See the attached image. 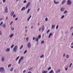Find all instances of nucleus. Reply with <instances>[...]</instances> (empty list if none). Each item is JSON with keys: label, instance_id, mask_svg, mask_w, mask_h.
Masks as SVG:
<instances>
[{"label": "nucleus", "instance_id": "1", "mask_svg": "<svg viewBox=\"0 0 73 73\" xmlns=\"http://www.w3.org/2000/svg\"><path fill=\"white\" fill-rule=\"evenodd\" d=\"M67 4L68 5H70L72 4V1L70 0H68L67 1Z\"/></svg>", "mask_w": 73, "mask_h": 73}, {"label": "nucleus", "instance_id": "2", "mask_svg": "<svg viewBox=\"0 0 73 73\" xmlns=\"http://www.w3.org/2000/svg\"><path fill=\"white\" fill-rule=\"evenodd\" d=\"M17 50V46H15L13 49V51L14 52H16Z\"/></svg>", "mask_w": 73, "mask_h": 73}, {"label": "nucleus", "instance_id": "3", "mask_svg": "<svg viewBox=\"0 0 73 73\" xmlns=\"http://www.w3.org/2000/svg\"><path fill=\"white\" fill-rule=\"evenodd\" d=\"M4 71V68L3 67L0 68V72H2Z\"/></svg>", "mask_w": 73, "mask_h": 73}, {"label": "nucleus", "instance_id": "4", "mask_svg": "<svg viewBox=\"0 0 73 73\" xmlns=\"http://www.w3.org/2000/svg\"><path fill=\"white\" fill-rule=\"evenodd\" d=\"M27 46L29 48L31 47V44L30 42H28L27 44Z\"/></svg>", "mask_w": 73, "mask_h": 73}, {"label": "nucleus", "instance_id": "5", "mask_svg": "<svg viewBox=\"0 0 73 73\" xmlns=\"http://www.w3.org/2000/svg\"><path fill=\"white\" fill-rule=\"evenodd\" d=\"M5 12H6V13H8V7H6L5 8Z\"/></svg>", "mask_w": 73, "mask_h": 73}, {"label": "nucleus", "instance_id": "6", "mask_svg": "<svg viewBox=\"0 0 73 73\" xmlns=\"http://www.w3.org/2000/svg\"><path fill=\"white\" fill-rule=\"evenodd\" d=\"M44 27H45V26L44 25H42V31L43 32L44 31V29H45V28H44Z\"/></svg>", "mask_w": 73, "mask_h": 73}, {"label": "nucleus", "instance_id": "7", "mask_svg": "<svg viewBox=\"0 0 73 73\" xmlns=\"http://www.w3.org/2000/svg\"><path fill=\"white\" fill-rule=\"evenodd\" d=\"M5 58H4V56H2V59L1 60L2 62H3V61H4V60H5Z\"/></svg>", "mask_w": 73, "mask_h": 73}, {"label": "nucleus", "instance_id": "8", "mask_svg": "<svg viewBox=\"0 0 73 73\" xmlns=\"http://www.w3.org/2000/svg\"><path fill=\"white\" fill-rule=\"evenodd\" d=\"M64 10H65V8L62 7L61 9V11H62V12H63Z\"/></svg>", "mask_w": 73, "mask_h": 73}, {"label": "nucleus", "instance_id": "9", "mask_svg": "<svg viewBox=\"0 0 73 73\" xmlns=\"http://www.w3.org/2000/svg\"><path fill=\"white\" fill-rule=\"evenodd\" d=\"M9 50H10V48H7V49L6 50V52H9Z\"/></svg>", "mask_w": 73, "mask_h": 73}, {"label": "nucleus", "instance_id": "10", "mask_svg": "<svg viewBox=\"0 0 73 73\" xmlns=\"http://www.w3.org/2000/svg\"><path fill=\"white\" fill-rule=\"evenodd\" d=\"M2 27H3V28H5L6 27V25L5 24H4L2 25Z\"/></svg>", "mask_w": 73, "mask_h": 73}, {"label": "nucleus", "instance_id": "11", "mask_svg": "<svg viewBox=\"0 0 73 73\" xmlns=\"http://www.w3.org/2000/svg\"><path fill=\"white\" fill-rule=\"evenodd\" d=\"M52 35H53V34L52 33H50L48 36V38H50V37L52 36Z\"/></svg>", "mask_w": 73, "mask_h": 73}, {"label": "nucleus", "instance_id": "12", "mask_svg": "<svg viewBox=\"0 0 73 73\" xmlns=\"http://www.w3.org/2000/svg\"><path fill=\"white\" fill-rule=\"evenodd\" d=\"M25 9V7H23L22 9H21V11H24Z\"/></svg>", "mask_w": 73, "mask_h": 73}, {"label": "nucleus", "instance_id": "13", "mask_svg": "<svg viewBox=\"0 0 73 73\" xmlns=\"http://www.w3.org/2000/svg\"><path fill=\"white\" fill-rule=\"evenodd\" d=\"M14 35V34L13 33L11 34L10 35L9 37H10V38H12V37H13V36Z\"/></svg>", "mask_w": 73, "mask_h": 73}, {"label": "nucleus", "instance_id": "14", "mask_svg": "<svg viewBox=\"0 0 73 73\" xmlns=\"http://www.w3.org/2000/svg\"><path fill=\"white\" fill-rule=\"evenodd\" d=\"M54 4H58L59 3V2H56V1L55 0H54Z\"/></svg>", "mask_w": 73, "mask_h": 73}, {"label": "nucleus", "instance_id": "15", "mask_svg": "<svg viewBox=\"0 0 73 73\" xmlns=\"http://www.w3.org/2000/svg\"><path fill=\"white\" fill-rule=\"evenodd\" d=\"M14 14V11H12V12H11V16H12Z\"/></svg>", "mask_w": 73, "mask_h": 73}, {"label": "nucleus", "instance_id": "16", "mask_svg": "<svg viewBox=\"0 0 73 73\" xmlns=\"http://www.w3.org/2000/svg\"><path fill=\"white\" fill-rule=\"evenodd\" d=\"M47 72H48V71H45L44 70H43L42 72V73H46Z\"/></svg>", "mask_w": 73, "mask_h": 73}, {"label": "nucleus", "instance_id": "17", "mask_svg": "<svg viewBox=\"0 0 73 73\" xmlns=\"http://www.w3.org/2000/svg\"><path fill=\"white\" fill-rule=\"evenodd\" d=\"M35 41L38 42V38H35Z\"/></svg>", "mask_w": 73, "mask_h": 73}, {"label": "nucleus", "instance_id": "18", "mask_svg": "<svg viewBox=\"0 0 73 73\" xmlns=\"http://www.w3.org/2000/svg\"><path fill=\"white\" fill-rule=\"evenodd\" d=\"M19 58H20V56H19L16 59V61H17V60H19Z\"/></svg>", "mask_w": 73, "mask_h": 73}, {"label": "nucleus", "instance_id": "19", "mask_svg": "<svg viewBox=\"0 0 73 73\" xmlns=\"http://www.w3.org/2000/svg\"><path fill=\"white\" fill-rule=\"evenodd\" d=\"M55 26H55V25H52V29H54V28L55 27Z\"/></svg>", "mask_w": 73, "mask_h": 73}, {"label": "nucleus", "instance_id": "20", "mask_svg": "<svg viewBox=\"0 0 73 73\" xmlns=\"http://www.w3.org/2000/svg\"><path fill=\"white\" fill-rule=\"evenodd\" d=\"M65 2H66V1L65 0H63L62 3V4L63 5L64 4V3H65Z\"/></svg>", "mask_w": 73, "mask_h": 73}, {"label": "nucleus", "instance_id": "21", "mask_svg": "<svg viewBox=\"0 0 73 73\" xmlns=\"http://www.w3.org/2000/svg\"><path fill=\"white\" fill-rule=\"evenodd\" d=\"M67 12H68V11H67V10H65L64 11V14H65V13H66Z\"/></svg>", "mask_w": 73, "mask_h": 73}, {"label": "nucleus", "instance_id": "22", "mask_svg": "<svg viewBox=\"0 0 73 73\" xmlns=\"http://www.w3.org/2000/svg\"><path fill=\"white\" fill-rule=\"evenodd\" d=\"M31 10V9H29L28 10H27V13H29V11H30V10Z\"/></svg>", "mask_w": 73, "mask_h": 73}, {"label": "nucleus", "instance_id": "23", "mask_svg": "<svg viewBox=\"0 0 73 73\" xmlns=\"http://www.w3.org/2000/svg\"><path fill=\"white\" fill-rule=\"evenodd\" d=\"M30 4H31V2H29V3H28L27 5H28V6H29V5H30Z\"/></svg>", "mask_w": 73, "mask_h": 73}, {"label": "nucleus", "instance_id": "24", "mask_svg": "<svg viewBox=\"0 0 73 73\" xmlns=\"http://www.w3.org/2000/svg\"><path fill=\"white\" fill-rule=\"evenodd\" d=\"M53 73V70H51L49 72V73Z\"/></svg>", "mask_w": 73, "mask_h": 73}, {"label": "nucleus", "instance_id": "25", "mask_svg": "<svg viewBox=\"0 0 73 73\" xmlns=\"http://www.w3.org/2000/svg\"><path fill=\"white\" fill-rule=\"evenodd\" d=\"M41 35H39L38 36V37L37 38H41Z\"/></svg>", "mask_w": 73, "mask_h": 73}, {"label": "nucleus", "instance_id": "26", "mask_svg": "<svg viewBox=\"0 0 73 73\" xmlns=\"http://www.w3.org/2000/svg\"><path fill=\"white\" fill-rule=\"evenodd\" d=\"M23 45H22L21 46V47L20 48V49L21 50L23 48Z\"/></svg>", "mask_w": 73, "mask_h": 73}, {"label": "nucleus", "instance_id": "27", "mask_svg": "<svg viewBox=\"0 0 73 73\" xmlns=\"http://www.w3.org/2000/svg\"><path fill=\"white\" fill-rule=\"evenodd\" d=\"M64 17H65V15H62L61 17V19H63V18H64Z\"/></svg>", "mask_w": 73, "mask_h": 73}, {"label": "nucleus", "instance_id": "28", "mask_svg": "<svg viewBox=\"0 0 73 73\" xmlns=\"http://www.w3.org/2000/svg\"><path fill=\"white\" fill-rule=\"evenodd\" d=\"M48 20V18L46 17L45 19V21H47Z\"/></svg>", "mask_w": 73, "mask_h": 73}, {"label": "nucleus", "instance_id": "29", "mask_svg": "<svg viewBox=\"0 0 73 73\" xmlns=\"http://www.w3.org/2000/svg\"><path fill=\"white\" fill-rule=\"evenodd\" d=\"M3 22L2 21L1 23V24H0V26H1V25H3Z\"/></svg>", "mask_w": 73, "mask_h": 73}, {"label": "nucleus", "instance_id": "30", "mask_svg": "<svg viewBox=\"0 0 73 73\" xmlns=\"http://www.w3.org/2000/svg\"><path fill=\"white\" fill-rule=\"evenodd\" d=\"M69 55H67L66 56V58H69Z\"/></svg>", "mask_w": 73, "mask_h": 73}, {"label": "nucleus", "instance_id": "31", "mask_svg": "<svg viewBox=\"0 0 73 73\" xmlns=\"http://www.w3.org/2000/svg\"><path fill=\"white\" fill-rule=\"evenodd\" d=\"M50 32V30L49 29L47 31V34H48V32Z\"/></svg>", "mask_w": 73, "mask_h": 73}, {"label": "nucleus", "instance_id": "32", "mask_svg": "<svg viewBox=\"0 0 73 73\" xmlns=\"http://www.w3.org/2000/svg\"><path fill=\"white\" fill-rule=\"evenodd\" d=\"M20 60H23V57L22 56L21 57Z\"/></svg>", "mask_w": 73, "mask_h": 73}, {"label": "nucleus", "instance_id": "33", "mask_svg": "<svg viewBox=\"0 0 73 73\" xmlns=\"http://www.w3.org/2000/svg\"><path fill=\"white\" fill-rule=\"evenodd\" d=\"M13 69H14V68H11V69L10 70L11 71V72H12V71H13Z\"/></svg>", "mask_w": 73, "mask_h": 73}, {"label": "nucleus", "instance_id": "34", "mask_svg": "<svg viewBox=\"0 0 73 73\" xmlns=\"http://www.w3.org/2000/svg\"><path fill=\"white\" fill-rule=\"evenodd\" d=\"M44 40H42L41 41V44H44Z\"/></svg>", "mask_w": 73, "mask_h": 73}, {"label": "nucleus", "instance_id": "35", "mask_svg": "<svg viewBox=\"0 0 73 73\" xmlns=\"http://www.w3.org/2000/svg\"><path fill=\"white\" fill-rule=\"evenodd\" d=\"M50 69H51V67H50L48 68V70H49Z\"/></svg>", "mask_w": 73, "mask_h": 73}, {"label": "nucleus", "instance_id": "36", "mask_svg": "<svg viewBox=\"0 0 73 73\" xmlns=\"http://www.w3.org/2000/svg\"><path fill=\"white\" fill-rule=\"evenodd\" d=\"M40 57L41 58L44 57V54L42 55V56H41Z\"/></svg>", "mask_w": 73, "mask_h": 73}, {"label": "nucleus", "instance_id": "37", "mask_svg": "<svg viewBox=\"0 0 73 73\" xmlns=\"http://www.w3.org/2000/svg\"><path fill=\"white\" fill-rule=\"evenodd\" d=\"M27 52V50H26L24 52V54H25V53H26Z\"/></svg>", "mask_w": 73, "mask_h": 73}, {"label": "nucleus", "instance_id": "38", "mask_svg": "<svg viewBox=\"0 0 73 73\" xmlns=\"http://www.w3.org/2000/svg\"><path fill=\"white\" fill-rule=\"evenodd\" d=\"M11 64H9L8 65V68H9V67H11Z\"/></svg>", "mask_w": 73, "mask_h": 73}, {"label": "nucleus", "instance_id": "39", "mask_svg": "<svg viewBox=\"0 0 73 73\" xmlns=\"http://www.w3.org/2000/svg\"><path fill=\"white\" fill-rule=\"evenodd\" d=\"M26 40H27V42L28 41V40H29V38H28V37H27Z\"/></svg>", "mask_w": 73, "mask_h": 73}, {"label": "nucleus", "instance_id": "40", "mask_svg": "<svg viewBox=\"0 0 73 73\" xmlns=\"http://www.w3.org/2000/svg\"><path fill=\"white\" fill-rule=\"evenodd\" d=\"M58 28V25H57L56 27V29H57Z\"/></svg>", "mask_w": 73, "mask_h": 73}, {"label": "nucleus", "instance_id": "41", "mask_svg": "<svg viewBox=\"0 0 73 73\" xmlns=\"http://www.w3.org/2000/svg\"><path fill=\"white\" fill-rule=\"evenodd\" d=\"M13 46H14V44H13L11 46V48H13Z\"/></svg>", "mask_w": 73, "mask_h": 73}, {"label": "nucleus", "instance_id": "42", "mask_svg": "<svg viewBox=\"0 0 73 73\" xmlns=\"http://www.w3.org/2000/svg\"><path fill=\"white\" fill-rule=\"evenodd\" d=\"M21 60L20 59H19V64H20V62H21Z\"/></svg>", "mask_w": 73, "mask_h": 73}, {"label": "nucleus", "instance_id": "43", "mask_svg": "<svg viewBox=\"0 0 73 73\" xmlns=\"http://www.w3.org/2000/svg\"><path fill=\"white\" fill-rule=\"evenodd\" d=\"M65 56H66V54H65V53H64V54H63V57H65Z\"/></svg>", "mask_w": 73, "mask_h": 73}, {"label": "nucleus", "instance_id": "44", "mask_svg": "<svg viewBox=\"0 0 73 73\" xmlns=\"http://www.w3.org/2000/svg\"><path fill=\"white\" fill-rule=\"evenodd\" d=\"M17 20H18V17H17L16 18H15V21H17Z\"/></svg>", "mask_w": 73, "mask_h": 73}, {"label": "nucleus", "instance_id": "45", "mask_svg": "<svg viewBox=\"0 0 73 73\" xmlns=\"http://www.w3.org/2000/svg\"><path fill=\"white\" fill-rule=\"evenodd\" d=\"M72 63H71V64H70V66H69V67L70 68V67H71V66H72Z\"/></svg>", "mask_w": 73, "mask_h": 73}, {"label": "nucleus", "instance_id": "46", "mask_svg": "<svg viewBox=\"0 0 73 73\" xmlns=\"http://www.w3.org/2000/svg\"><path fill=\"white\" fill-rule=\"evenodd\" d=\"M33 69V68H31L30 69L29 68V70H31V69Z\"/></svg>", "mask_w": 73, "mask_h": 73}, {"label": "nucleus", "instance_id": "47", "mask_svg": "<svg viewBox=\"0 0 73 73\" xmlns=\"http://www.w3.org/2000/svg\"><path fill=\"white\" fill-rule=\"evenodd\" d=\"M68 67L66 68H65V70H66V71L67 70H68Z\"/></svg>", "mask_w": 73, "mask_h": 73}, {"label": "nucleus", "instance_id": "48", "mask_svg": "<svg viewBox=\"0 0 73 73\" xmlns=\"http://www.w3.org/2000/svg\"><path fill=\"white\" fill-rule=\"evenodd\" d=\"M28 7H29V6H28V5H27L26 6V9H27V8H28Z\"/></svg>", "mask_w": 73, "mask_h": 73}, {"label": "nucleus", "instance_id": "49", "mask_svg": "<svg viewBox=\"0 0 73 73\" xmlns=\"http://www.w3.org/2000/svg\"><path fill=\"white\" fill-rule=\"evenodd\" d=\"M16 16V15H15V14H14L13 16V17H15Z\"/></svg>", "mask_w": 73, "mask_h": 73}, {"label": "nucleus", "instance_id": "50", "mask_svg": "<svg viewBox=\"0 0 73 73\" xmlns=\"http://www.w3.org/2000/svg\"><path fill=\"white\" fill-rule=\"evenodd\" d=\"M11 30L12 31H14V28H11Z\"/></svg>", "mask_w": 73, "mask_h": 73}, {"label": "nucleus", "instance_id": "51", "mask_svg": "<svg viewBox=\"0 0 73 73\" xmlns=\"http://www.w3.org/2000/svg\"><path fill=\"white\" fill-rule=\"evenodd\" d=\"M41 30V28H40L39 29V31H40V32Z\"/></svg>", "mask_w": 73, "mask_h": 73}, {"label": "nucleus", "instance_id": "52", "mask_svg": "<svg viewBox=\"0 0 73 73\" xmlns=\"http://www.w3.org/2000/svg\"><path fill=\"white\" fill-rule=\"evenodd\" d=\"M57 71L58 72H60V70H58Z\"/></svg>", "mask_w": 73, "mask_h": 73}, {"label": "nucleus", "instance_id": "53", "mask_svg": "<svg viewBox=\"0 0 73 73\" xmlns=\"http://www.w3.org/2000/svg\"><path fill=\"white\" fill-rule=\"evenodd\" d=\"M27 3V1L25 0V1H24V3Z\"/></svg>", "mask_w": 73, "mask_h": 73}, {"label": "nucleus", "instance_id": "54", "mask_svg": "<svg viewBox=\"0 0 73 73\" xmlns=\"http://www.w3.org/2000/svg\"><path fill=\"white\" fill-rule=\"evenodd\" d=\"M25 72H26V70H25L24 71H23V73H25Z\"/></svg>", "mask_w": 73, "mask_h": 73}, {"label": "nucleus", "instance_id": "55", "mask_svg": "<svg viewBox=\"0 0 73 73\" xmlns=\"http://www.w3.org/2000/svg\"><path fill=\"white\" fill-rule=\"evenodd\" d=\"M5 1V0H3V2L4 3Z\"/></svg>", "mask_w": 73, "mask_h": 73}, {"label": "nucleus", "instance_id": "56", "mask_svg": "<svg viewBox=\"0 0 73 73\" xmlns=\"http://www.w3.org/2000/svg\"><path fill=\"white\" fill-rule=\"evenodd\" d=\"M13 23V21L11 22L10 23V25H12V24Z\"/></svg>", "mask_w": 73, "mask_h": 73}, {"label": "nucleus", "instance_id": "57", "mask_svg": "<svg viewBox=\"0 0 73 73\" xmlns=\"http://www.w3.org/2000/svg\"><path fill=\"white\" fill-rule=\"evenodd\" d=\"M31 17H32V16L31 15H30V17L29 18L30 19H31Z\"/></svg>", "mask_w": 73, "mask_h": 73}, {"label": "nucleus", "instance_id": "58", "mask_svg": "<svg viewBox=\"0 0 73 73\" xmlns=\"http://www.w3.org/2000/svg\"><path fill=\"white\" fill-rule=\"evenodd\" d=\"M33 40H35V37H33Z\"/></svg>", "mask_w": 73, "mask_h": 73}, {"label": "nucleus", "instance_id": "59", "mask_svg": "<svg viewBox=\"0 0 73 73\" xmlns=\"http://www.w3.org/2000/svg\"><path fill=\"white\" fill-rule=\"evenodd\" d=\"M8 17H7L6 18V19H5V21H6V20H7V19H8Z\"/></svg>", "mask_w": 73, "mask_h": 73}, {"label": "nucleus", "instance_id": "60", "mask_svg": "<svg viewBox=\"0 0 73 73\" xmlns=\"http://www.w3.org/2000/svg\"><path fill=\"white\" fill-rule=\"evenodd\" d=\"M2 34H1V31H0V35H1Z\"/></svg>", "mask_w": 73, "mask_h": 73}, {"label": "nucleus", "instance_id": "61", "mask_svg": "<svg viewBox=\"0 0 73 73\" xmlns=\"http://www.w3.org/2000/svg\"><path fill=\"white\" fill-rule=\"evenodd\" d=\"M66 59H64V62H66Z\"/></svg>", "mask_w": 73, "mask_h": 73}, {"label": "nucleus", "instance_id": "62", "mask_svg": "<svg viewBox=\"0 0 73 73\" xmlns=\"http://www.w3.org/2000/svg\"><path fill=\"white\" fill-rule=\"evenodd\" d=\"M3 19V18L0 19V21H1V20H2Z\"/></svg>", "mask_w": 73, "mask_h": 73}, {"label": "nucleus", "instance_id": "63", "mask_svg": "<svg viewBox=\"0 0 73 73\" xmlns=\"http://www.w3.org/2000/svg\"><path fill=\"white\" fill-rule=\"evenodd\" d=\"M28 73H32V72L31 71H29Z\"/></svg>", "mask_w": 73, "mask_h": 73}, {"label": "nucleus", "instance_id": "64", "mask_svg": "<svg viewBox=\"0 0 73 73\" xmlns=\"http://www.w3.org/2000/svg\"><path fill=\"white\" fill-rule=\"evenodd\" d=\"M39 10H40V8H39L38 9V10H37V11H38H38H39Z\"/></svg>", "mask_w": 73, "mask_h": 73}]
</instances>
